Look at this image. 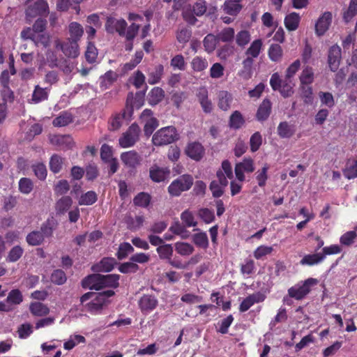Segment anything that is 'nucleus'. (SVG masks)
<instances>
[{"mask_svg": "<svg viewBox=\"0 0 357 357\" xmlns=\"http://www.w3.org/2000/svg\"><path fill=\"white\" fill-rule=\"evenodd\" d=\"M343 174L347 179H354L357 177V160L347 162L343 169Z\"/></svg>", "mask_w": 357, "mask_h": 357, "instance_id": "nucleus-42", "label": "nucleus"}, {"mask_svg": "<svg viewBox=\"0 0 357 357\" xmlns=\"http://www.w3.org/2000/svg\"><path fill=\"white\" fill-rule=\"evenodd\" d=\"M26 15L29 17L46 16L49 13V6L46 0H28Z\"/></svg>", "mask_w": 357, "mask_h": 357, "instance_id": "nucleus-8", "label": "nucleus"}, {"mask_svg": "<svg viewBox=\"0 0 357 357\" xmlns=\"http://www.w3.org/2000/svg\"><path fill=\"white\" fill-rule=\"evenodd\" d=\"M193 181V177L190 174H183L170 183L167 188L168 192L172 197H178L183 192L191 188Z\"/></svg>", "mask_w": 357, "mask_h": 357, "instance_id": "nucleus-5", "label": "nucleus"}, {"mask_svg": "<svg viewBox=\"0 0 357 357\" xmlns=\"http://www.w3.org/2000/svg\"><path fill=\"white\" fill-rule=\"evenodd\" d=\"M342 58L341 48L337 45L331 46L328 51V62L331 71L335 72L340 63Z\"/></svg>", "mask_w": 357, "mask_h": 357, "instance_id": "nucleus-11", "label": "nucleus"}, {"mask_svg": "<svg viewBox=\"0 0 357 357\" xmlns=\"http://www.w3.org/2000/svg\"><path fill=\"white\" fill-rule=\"evenodd\" d=\"M44 235L40 231H33L28 234L26 240L29 245L36 246L40 245L44 241Z\"/></svg>", "mask_w": 357, "mask_h": 357, "instance_id": "nucleus-43", "label": "nucleus"}, {"mask_svg": "<svg viewBox=\"0 0 357 357\" xmlns=\"http://www.w3.org/2000/svg\"><path fill=\"white\" fill-rule=\"evenodd\" d=\"M357 239V233L355 231H349L341 236L340 242L345 246L351 245Z\"/></svg>", "mask_w": 357, "mask_h": 357, "instance_id": "nucleus-64", "label": "nucleus"}, {"mask_svg": "<svg viewBox=\"0 0 357 357\" xmlns=\"http://www.w3.org/2000/svg\"><path fill=\"white\" fill-rule=\"evenodd\" d=\"M272 109V104L269 99L265 98L259 105L257 114L256 119L259 121H266L270 116Z\"/></svg>", "mask_w": 357, "mask_h": 357, "instance_id": "nucleus-21", "label": "nucleus"}, {"mask_svg": "<svg viewBox=\"0 0 357 357\" xmlns=\"http://www.w3.org/2000/svg\"><path fill=\"white\" fill-rule=\"evenodd\" d=\"M32 170L35 176L40 180H45L47 175V170L46 166L43 162H38L31 166Z\"/></svg>", "mask_w": 357, "mask_h": 357, "instance_id": "nucleus-54", "label": "nucleus"}, {"mask_svg": "<svg viewBox=\"0 0 357 357\" xmlns=\"http://www.w3.org/2000/svg\"><path fill=\"white\" fill-rule=\"evenodd\" d=\"M294 133V126L287 121L280 123L278 126V134L282 138H290Z\"/></svg>", "mask_w": 357, "mask_h": 357, "instance_id": "nucleus-32", "label": "nucleus"}, {"mask_svg": "<svg viewBox=\"0 0 357 357\" xmlns=\"http://www.w3.org/2000/svg\"><path fill=\"white\" fill-rule=\"evenodd\" d=\"M266 298V296L262 293L258 291L254 294H250L245 298L243 300L239 305V311L241 312H245L248 311L253 305L263 302Z\"/></svg>", "mask_w": 357, "mask_h": 357, "instance_id": "nucleus-12", "label": "nucleus"}, {"mask_svg": "<svg viewBox=\"0 0 357 357\" xmlns=\"http://www.w3.org/2000/svg\"><path fill=\"white\" fill-rule=\"evenodd\" d=\"M269 169V165L264 164L261 169H258L255 172V178L257 181L258 185L260 188H264L266 185V181L268 178V171Z\"/></svg>", "mask_w": 357, "mask_h": 357, "instance_id": "nucleus-37", "label": "nucleus"}, {"mask_svg": "<svg viewBox=\"0 0 357 357\" xmlns=\"http://www.w3.org/2000/svg\"><path fill=\"white\" fill-rule=\"evenodd\" d=\"M156 251L160 259L169 261L173 255V247L170 244H164L158 246Z\"/></svg>", "mask_w": 357, "mask_h": 357, "instance_id": "nucleus-47", "label": "nucleus"}, {"mask_svg": "<svg viewBox=\"0 0 357 357\" xmlns=\"http://www.w3.org/2000/svg\"><path fill=\"white\" fill-rule=\"evenodd\" d=\"M185 153L190 159L198 162L204 158L205 149L201 143L193 142L188 144L185 149Z\"/></svg>", "mask_w": 357, "mask_h": 357, "instance_id": "nucleus-10", "label": "nucleus"}, {"mask_svg": "<svg viewBox=\"0 0 357 357\" xmlns=\"http://www.w3.org/2000/svg\"><path fill=\"white\" fill-rule=\"evenodd\" d=\"M357 14V0H351L349 7L344 12L343 19L345 22H349Z\"/></svg>", "mask_w": 357, "mask_h": 357, "instance_id": "nucleus-50", "label": "nucleus"}, {"mask_svg": "<svg viewBox=\"0 0 357 357\" xmlns=\"http://www.w3.org/2000/svg\"><path fill=\"white\" fill-rule=\"evenodd\" d=\"M253 59L250 56H248L243 61L242 69L238 73V76L244 79L248 80L250 79L253 73L252 66H253Z\"/></svg>", "mask_w": 357, "mask_h": 357, "instance_id": "nucleus-25", "label": "nucleus"}, {"mask_svg": "<svg viewBox=\"0 0 357 357\" xmlns=\"http://www.w3.org/2000/svg\"><path fill=\"white\" fill-rule=\"evenodd\" d=\"M23 253L24 250L20 245H15L8 252L6 261L8 262H15L21 258Z\"/></svg>", "mask_w": 357, "mask_h": 357, "instance_id": "nucleus-61", "label": "nucleus"}, {"mask_svg": "<svg viewBox=\"0 0 357 357\" xmlns=\"http://www.w3.org/2000/svg\"><path fill=\"white\" fill-rule=\"evenodd\" d=\"M3 89L1 91V95L3 100V103L13 102L15 100V95L13 91L8 86V81L2 82Z\"/></svg>", "mask_w": 357, "mask_h": 357, "instance_id": "nucleus-46", "label": "nucleus"}, {"mask_svg": "<svg viewBox=\"0 0 357 357\" xmlns=\"http://www.w3.org/2000/svg\"><path fill=\"white\" fill-rule=\"evenodd\" d=\"M299 91L303 102L307 105L312 104L313 102L312 87L310 85L300 84Z\"/></svg>", "mask_w": 357, "mask_h": 357, "instance_id": "nucleus-39", "label": "nucleus"}, {"mask_svg": "<svg viewBox=\"0 0 357 357\" xmlns=\"http://www.w3.org/2000/svg\"><path fill=\"white\" fill-rule=\"evenodd\" d=\"M69 33L70 38L68 40L73 41L75 40L76 43H77V41L82 36L84 30L82 26L79 23L73 22L69 24Z\"/></svg>", "mask_w": 357, "mask_h": 357, "instance_id": "nucleus-36", "label": "nucleus"}, {"mask_svg": "<svg viewBox=\"0 0 357 357\" xmlns=\"http://www.w3.org/2000/svg\"><path fill=\"white\" fill-rule=\"evenodd\" d=\"M133 93H129L127 96L125 107L119 113L113 114L109 120V130L112 131L118 130L122 125L128 123L132 119L133 114Z\"/></svg>", "mask_w": 357, "mask_h": 357, "instance_id": "nucleus-1", "label": "nucleus"}, {"mask_svg": "<svg viewBox=\"0 0 357 357\" xmlns=\"http://www.w3.org/2000/svg\"><path fill=\"white\" fill-rule=\"evenodd\" d=\"M61 49L63 54L68 57H77L79 54L78 44L75 40H67L61 44Z\"/></svg>", "mask_w": 357, "mask_h": 357, "instance_id": "nucleus-24", "label": "nucleus"}, {"mask_svg": "<svg viewBox=\"0 0 357 357\" xmlns=\"http://www.w3.org/2000/svg\"><path fill=\"white\" fill-rule=\"evenodd\" d=\"M233 98L231 93L226 91H221L218 93V107L223 111H227L231 106Z\"/></svg>", "mask_w": 357, "mask_h": 357, "instance_id": "nucleus-31", "label": "nucleus"}, {"mask_svg": "<svg viewBox=\"0 0 357 357\" xmlns=\"http://www.w3.org/2000/svg\"><path fill=\"white\" fill-rule=\"evenodd\" d=\"M176 36L179 43L185 44L190 40L192 31L187 27L181 28L177 31Z\"/></svg>", "mask_w": 357, "mask_h": 357, "instance_id": "nucleus-58", "label": "nucleus"}, {"mask_svg": "<svg viewBox=\"0 0 357 357\" xmlns=\"http://www.w3.org/2000/svg\"><path fill=\"white\" fill-rule=\"evenodd\" d=\"M170 174L167 167H160L157 165H152L149 169V177L155 183L164 181Z\"/></svg>", "mask_w": 357, "mask_h": 357, "instance_id": "nucleus-14", "label": "nucleus"}, {"mask_svg": "<svg viewBox=\"0 0 357 357\" xmlns=\"http://www.w3.org/2000/svg\"><path fill=\"white\" fill-rule=\"evenodd\" d=\"M140 128L137 123H132L128 129L123 133L119 139V143L122 148H128L134 146L139 140Z\"/></svg>", "mask_w": 357, "mask_h": 357, "instance_id": "nucleus-7", "label": "nucleus"}, {"mask_svg": "<svg viewBox=\"0 0 357 357\" xmlns=\"http://www.w3.org/2000/svg\"><path fill=\"white\" fill-rule=\"evenodd\" d=\"M151 197L149 194L142 192L138 193L133 199V203L135 206L146 208L150 204Z\"/></svg>", "mask_w": 357, "mask_h": 357, "instance_id": "nucleus-40", "label": "nucleus"}, {"mask_svg": "<svg viewBox=\"0 0 357 357\" xmlns=\"http://www.w3.org/2000/svg\"><path fill=\"white\" fill-rule=\"evenodd\" d=\"M192 241L199 248L206 249L208 247V239L205 232L195 234L192 236Z\"/></svg>", "mask_w": 357, "mask_h": 357, "instance_id": "nucleus-52", "label": "nucleus"}, {"mask_svg": "<svg viewBox=\"0 0 357 357\" xmlns=\"http://www.w3.org/2000/svg\"><path fill=\"white\" fill-rule=\"evenodd\" d=\"M6 301L13 305H20L23 301L22 292L18 289H13L9 293Z\"/></svg>", "mask_w": 357, "mask_h": 357, "instance_id": "nucleus-55", "label": "nucleus"}, {"mask_svg": "<svg viewBox=\"0 0 357 357\" xmlns=\"http://www.w3.org/2000/svg\"><path fill=\"white\" fill-rule=\"evenodd\" d=\"M332 21L331 12H325L317 20L315 24V31L317 35L322 36L328 29Z\"/></svg>", "mask_w": 357, "mask_h": 357, "instance_id": "nucleus-18", "label": "nucleus"}, {"mask_svg": "<svg viewBox=\"0 0 357 357\" xmlns=\"http://www.w3.org/2000/svg\"><path fill=\"white\" fill-rule=\"evenodd\" d=\"M245 123V119L239 111H234L230 116L229 125L235 130L241 128Z\"/></svg>", "mask_w": 357, "mask_h": 357, "instance_id": "nucleus-38", "label": "nucleus"}, {"mask_svg": "<svg viewBox=\"0 0 357 357\" xmlns=\"http://www.w3.org/2000/svg\"><path fill=\"white\" fill-rule=\"evenodd\" d=\"M138 304L142 312H147L153 310L156 307L158 301L154 296L144 294L139 300Z\"/></svg>", "mask_w": 357, "mask_h": 357, "instance_id": "nucleus-20", "label": "nucleus"}, {"mask_svg": "<svg viewBox=\"0 0 357 357\" xmlns=\"http://www.w3.org/2000/svg\"><path fill=\"white\" fill-rule=\"evenodd\" d=\"M255 264L253 259L247 258L244 263L241 265V273L243 275H250L255 271Z\"/></svg>", "mask_w": 357, "mask_h": 357, "instance_id": "nucleus-57", "label": "nucleus"}, {"mask_svg": "<svg viewBox=\"0 0 357 357\" xmlns=\"http://www.w3.org/2000/svg\"><path fill=\"white\" fill-rule=\"evenodd\" d=\"M127 25V22L123 19L115 20L114 19L109 18L105 26L108 33H112L116 31L120 36H124Z\"/></svg>", "mask_w": 357, "mask_h": 357, "instance_id": "nucleus-15", "label": "nucleus"}, {"mask_svg": "<svg viewBox=\"0 0 357 357\" xmlns=\"http://www.w3.org/2000/svg\"><path fill=\"white\" fill-rule=\"evenodd\" d=\"M262 47V41L260 39L255 40L246 50L245 54L251 58H256L259 56Z\"/></svg>", "mask_w": 357, "mask_h": 357, "instance_id": "nucleus-53", "label": "nucleus"}, {"mask_svg": "<svg viewBox=\"0 0 357 357\" xmlns=\"http://www.w3.org/2000/svg\"><path fill=\"white\" fill-rule=\"evenodd\" d=\"M301 21V16L296 12H292L284 17V23L289 31H293L298 29Z\"/></svg>", "mask_w": 357, "mask_h": 357, "instance_id": "nucleus-27", "label": "nucleus"}, {"mask_svg": "<svg viewBox=\"0 0 357 357\" xmlns=\"http://www.w3.org/2000/svg\"><path fill=\"white\" fill-rule=\"evenodd\" d=\"M236 43L241 47H244L250 41V34L247 30H241L236 36Z\"/></svg>", "mask_w": 357, "mask_h": 357, "instance_id": "nucleus-59", "label": "nucleus"}, {"mask_svg": "<svg viewBox=\"0 0 357 357\" xmlns=\"http://www.w3.org/2000/svg\"><path fill=\"white\" fill-rule=\"evenodd\" d=\"M198 215L206 224L211 223L215 220L214 212L208 208H200Z\"/></svg>", "mask_w": 357, "mask_h": 357, "instance_id": "nucleus-63", "label": "nucleus"}, {"mask_svg": "<svg viewBox=\"0 0 357 357\" xmlns=\"http://www.w3.org/2000/svg\"><path fill=\"white\" fill-rule=\"evenodd\" d=\"M51 144L61 150L70 149L73 144V138L70 135H54L50 136Z\"/></svg>", "mask_w": 357, "mask_h": 357, "instance_id": "nucleus-13", "label": "nucleus"}, {"mask_svg": "<svg viewBox=\"0 0 357 357\" xmlns=\"http://www.w3.org/2000/svg\"><path fill=\"white\" fill-rule=\"evenodd\" d=\"M218 41L219 40L217 36H214L211 33L206 35L203 40L205 50L208 53L213 52L215 50Z\"/></svg>", "mask_w": 357, "mask_h": 357, "instance_id": "nucleus-41", "label": "nucleus"}, {"mask_svg": "<svg viewBox=\"0 0 357 357\" xmlns=\"http://www.w3.org/2000/svg\"><path fill=\"white\" fill-rule=\"evenodd\" d=\"M321 252L305 255L300 261L301 265L314 266L322 262L324 259Z\"/></svg>", "mask_w": 357, "mask_h": 357, "instance_id": "nucleus-34", "label": "nucleus"}, {"mask_svg": "<svg viewBox=\"0 0 357 357\" xmlns=\"http://www.w3.org/2000/svg\"><path fill=\"white\" fill-rule=\"evenodd\" d=\"M268 54L271 61L278 62L282 56V49L280 45L273 44L270 46Z\"/></svg>", "mask_w": 357, "mask_h": 357, "instance_id": "nucleus-51", "label": "nucleus"}, {"mask_svg": "<svg viewBox=\"0 0 357 357\" xmlns=\"http://www.w3.org/2000/svg\"><path fill=\"white\" fill-rule=\"evenodd\" d=\"M242 8L241 0H226L222 6L224 12L231 16H236Z\"/></svg>", "mask_w": 357, "mask_h": 357, "instance_id": "nucleus-23", "label": "nucleus"}, {"mask_svg": "<svg viewBox=\"0 0 357 357\" xmlns=\"http://www.w3.org/2000/svg\"><path fill=\"white\" fill-rule=\"evenodd\" d=\"M121 159L126 166L132 168H135L142 161V157L135 151L122 153Z\"/></svg>", "mask_w": 357, "mask_h": 357, "instance_id": "nucleus-17", "label": "nucleus"}, {"mask_svg": "<svg viewBox=\"0 0 357 357\" xmlns=\"http://www.w3.org/2000/svg\"><path fill=\"white\" fill-rule=\"evenodd\" d=\"M208 63L205 58L195 56L191 61V67L195 72H202L208 68Z\"/></svg>", "mask_w": 357, "mask_h": 357, "instance_id": "nucleus-44", "label": "nucleus"}, {"mask_svg": "<svg viewBox=\"0 0 357 357\" xmlns=\"http://www.w3.org/2000/svg\"><path fill=\"white\" fill-rule=\"evenodd\" d=\"M235 36L234 29L231 27H227L223 29L218 35L217 37L219 41L227 43L234 40Z\"/></svg>", "mask_w": 357, "mask_h": 357, "instance_id": "nucleus-56", "label": "nucleus"}, {"mask_svg": "<svg viewBox=\"0 0 357 357\" xmlns=\"http://www.w3.org/2000/svg\"><path fill=\"white\" fill-rule=\"evenodd\" d=\"M165 97L164 90L158 86L153 87L148 93L147 100L149 105H156L160 103Z\"/></svg>", "mask_w": 357, "mask_h": 357, "instance_id": "nucleus-26", "label": "nucleus"}, {"mask_svg": "<svg viewBox=\"0 0 357 357\" xmlns=\"http://www.w3.org/2000/svg\"><path fill=\"white\" fill-rule=\"evenodd\" d=\"M317 280L308 278L302 283H298L288 289V295L296 300H301L311 291V287L317 284Z\"/></svg>", "mask_w": 357, "mask_h": 357, "instance_id": "nucleus-6", "label": "nucleus"}, {"mask_svg": "<svg viewBox=\"0 0 357 357\" xmlns=\"http://www.w3.org/2000/svg\"><path fill=\"white\" fill-rule=\"evenodd\" d=\"M72 199L69 196L62 197L56 204V210L59 213H64L71 206Z\"/></svg>", "mask_w": 357, "mask_h": 357, "instance_id": "nucleus-48", "label": "nucleus"}, {"mask_svg": "<svg viewBox=\"0 0 357 357\" xmlns=\"http://www.w3.org/2000/svg\"><path fill=\"white\" fill-rule=\"evenodd\" d=\"M73 121V115L68 111L61 112L58 116L54 119L52 124L55 127H63Z\"/></svg>", "mask_w": 357, "mask_h": 357, "instance_id": "nucleus-28", "label": "nucleus"}, {"mask_svg": "<svg viewBox=\"0 0 357 357\" xmlns=\"http://www.w3.org/2000/svg\"><path fill=\"white\" fill-rule=\"evenodd\" d=\"M116 264V260L113 257H104L98 264L92 266L91 270L94 272H110Z\"/></svg>", "mask_w": 357, "mask_h": 357, "instance_id": "nucleus-19", "label": "nucleus"}, {"mask_svg": "<svg viewBox=\"0 0 357 357\" xmlns=\"http://www.w3.org/2000/svg\"><path fill=\"white\" fill-rule=\"evenodd\" d=\"M197 96L203 111L206 114L211 113L213 110V104L208 99L207 89L206 88L199 89Z\"/></svg>", "mask_w": 357, "mask_h": 357, "instance_id": "nucleus-22", "label": "nucleus"}, {"mask_svg": "<svg viewBox=\"0 0 357 357\" xmlns=\"http://www.w3.org/2000/svg\"><path fill=\"white\" fill-rule=\"evenodd\" d=\"M66 159L59 154H53L50 158V169L54 174L59 173L63 169Z\"/></svg>", "mask_w": 357, "mask_h": 357, "instance_id": "nucleus-30", "label": "nucleus"}, {"mask_svg": "<svg viewBox=\"0 0 357 357\" xmlns=\"http://www.w3.org/2000/svg\"><path fill=\"white\" fill-rule=\"evenodd\" d=\"M50 91V86L43 88L40 85H36L31 95L30 102L33 104H38L47 100L49 98Z\"/></svg>", "mask_w": 357, "mask_h": 357, "instance_id": "nucleus-16", "label": "nucleus"}, {"mask_svg": "<svg viewBox=\"0 0 357 357\" xmlns=\"http://www.w3.org/2000/svg\"><path fill=\"white\" fill-rule=\"evenodd\" d=\"M33 188V183L29 178H22L19 181V190L25 195L29 194Z\"/></svg>", "mask_w": 357, "mask_h": 357, "instance_id": "nucleus-62", "label": "nucleus"}, {"mask_svg": "<svg viewBox=\"0 0 357 357\" xmlns=\"http://www.w3.org/2000/svg\"><path fill=\"white\" fill-rule=\"evenodd\" d=\"M175 250L179 255L182 256H188L191 255L195 250L194 247L191 244L185 242L176 243Z\"/></svg>", "mask_w": 357, "mask_h": 357, "instance_id": "nucleus-49", "label": "nucleus"}, {"mask_svg": "<svg viewBox=\"0 0 357 357\" xmlns=\"http://www.w3.org/2000/svg\"><path fill=\"white\" fill-rule=\"evenodd\" d=\"M56 220L52 217L43 223L40 231L44 235V237H50L52 236L53 231L56 228Z\"/></svg>", "mask_w": 357, "mask_h": 357, "instance_id": "nucleus-33", "label": "nucleus"}, {"mask_svg": "<svg viewBox=\"0 0 357 357\" xmlns=\"http://www.w3.org/2000/svg\"><path fill=\"white\" fill-rule=\"evenodd\" d=\"M164 67L162 64L157 65L154 70L149 74L148 82L150 84H155L158 83L163 75Z\"/></svg>", "mask_w": 357, "mask_h": 357, "instance_id": "nucleus-45", "label": "nucleus"}, {"mask_svg": "<svg viewBox=\"0 0 357 357\" xmlns=\"http://www.w3.org/2000/svg\"><path fill=\"white\" fill-rule=\"evenodd\" d=\"M314 79V74L312 67L306 66L303 69L300 76V84L311 85Z\"/></svg>", "mask_w": 357, "mask_h": 357, "instance_id": "nucleus-35", "label": "nucleus"}, {"mask_svg": "<svg viewBox=\"0 0 357 357\" xmlns=\"http://www.w3.org/2000/svg\"><path fill=\"white\" fill-rule=\"evenodd\" d=\"M270 85L273 91H278L284 98H289L294 93V86L291 79H282L278 73H274L270 79Z\"/></svg>", "mask_w": 357, "mask_h": 357, "instance_id": "nucleus-4", "label": "nucleus"}, {"mask_svg": "<svg viewBox=\"0 0 357 357\" xmlns=\"http://www.w3.org/2000/svg\"><path fill=\"white\" fill-rule=\"evenodd\" d=\"M178 139V134L174 126H167L158 130L152 137L155 146H160L172 144Z\"/></svg>", "mask_w": 357, "mask_h": 357, "instance_id": "nucleus-3", "label": "nucleus"}, {"mask_svg": "<svg viewBox=\"0 0 357 357\" xmlns=\"http://www.w3.org/2000/svg\"><path fill=\"white\" fill-rule=\"evenodd\" d=\"M114 294L115 292L112 289L98 293L91 292V312L102 309L109 302L108 298Z\"/></svg>", "mask_w": 357, "mask_h": 357, "instance_id": "nucleus-9", "label": "nucleus"}, {"mask_svg": "<svg viewBox=\"0 0 357 357\" xmlns=\"http://www.w3.org/2000/svg\"><path fill=\"white\" fill-rule=\"evenodd\" d=\"M181 219L185 227H195L197 225L192 213L189 210H185L181 213Z\"/></svg>", "mask_w": 357, "mask_h": 357, "instance_id": "nucleus-60", "label": "nucleus"}, {"mask_svg": "<svg viewBox=\"0 0 357 357\" xmlns=\"http://www.w3.org/2000/svg\"><path fill=\"white\" fill-rule=\"evenodd\" d=\"M120 275L118 274H91V290H101L105 288L116 289L119 286Z\"/></svg>", "mask_w": 357, "mask_h": 357, "instance_id": "nucleus-2", "label": "nucleus"}, {"mask_svg": "<svg viewBox=\"0 0 357 357\" xmlns=\"http://www.w3.org/2000/svg\"><path fill=\"white\" fill-rule=\"evenodd\" d=\"M29 311L35 317H45L50 313V308L43 303L33 302L29 305Z\"/></svg>", "mask_w": 357, "mask_h": 357, "instance_id": "nucleus-29", "label": "nucleus"}]
</instances>
